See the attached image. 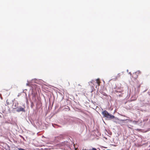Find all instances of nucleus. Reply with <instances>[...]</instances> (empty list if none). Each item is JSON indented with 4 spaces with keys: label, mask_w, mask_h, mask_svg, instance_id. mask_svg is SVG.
<instances>
[{
    "label": "nucleus",
    "mask_w": 150,
    "mask_h": 150,
    "mask_svg": "<svg viewBox=\"0 0 150 150\" xmlns=\"http://www.w3.org/2000/svg\"><path fill=\"white\" fill-rule=\"evenodd\" d=\"M90 150H97L96 148H93L91 149Z\"/></svg>",
    "instance_id": "obj_7"
},
{
    "label": "nucleus",
    "mask_w": 150,
    "mask_h": 150,
    "mask_svg": "<svg viewBox=\"0 0 150 150\" xmlns=\"http://www.w3.org/2000/svg\"><path fill=\"white\" fill-rule=\"evenodd\" d=\"M7 104H8V105H9V103H8L7 102Z\"/></svg>",
    "instance_id": "obj_8"
},
{
    "label": "nucleus",
    "mask_w": 150,
    "mask_h": 150,
    "mask_svg": "<svg viewBox=\"0 0 150 150\" xmlns=\"http://www.w3.org/2000/svg\"><path fill=\"white\" fill-rule=\"evenodd\" d=\"M16 105H15V107H16Z\"/></svg>",
    "instance_id": "obj_11"
},
{
    "label": "nucleus",
    "mask_w": 150,
    "mask_h": 150,
    "mask_svg": "<svg viewBox=\"0 0 150 150\" xmlns=\"http://www.w3.org/2000/svg\"><path fill=\"white\" fill-rule=\"evenodd\" d=\"M139 71H137L134 73L132 74V77L134 79H136L138 76V75H139Z\"/></svg>",
    "instance_id": "obj_2"
},
{
    "label": "nucleus",
    "mask_w": 150,
    "mask_h": 150,
    "mask_svg": "<svg viewBox=\"0 0 150 150\" xmlns=\"http://www.w3.org/2000/svg\"><path fill=\"white\" fill-rule=\"evenodd\" d=\"M96 83L98 84V86H100V80L99 79H96Z\"/></svg>",
    "instance_id": "obj_4"
},
{
    "label": "nucleus",
    "mask_w": 150,
    "mask_h": 150,
    "mask_svg": "<svg viewBox=\"0 0 150 150\" xmlns=\"http://www.w3.org/2000/svg\"><path fill=\"white\" fill-rule=\"evenodd\" d=\"M18 112H20L21 111L25 112V110L24 108H22L21 107H19L17 110Z\"/></svg>",
    "instance_id": "obj_3"
},
{
    "label": "nucleus",
    "mask_w": 150,
    "mask_h": 150,
    "mask_svg": "<svg viewBox=\"0 0 150 150\" xmlns=\"http://www.w3.org/2000/svg\"><path fill=\"white\" fill-rule=\"evenodd\" d=\"M16 108V107H14V109H15V108Z\"/></svg>",
    "instance_id": "obj_9"
},
{
    "label": "nucleus",
    "mask_w": 150,
    "mask_h": 150,
    "mask_svg": "<svg viewBox=\"0 0 150 150\" xmlns=\"http://www.w3.org/2000/svg\"><path fill=\"white\" fill-rule=\"evenodd\" d=\"M102 114L104 117L108 120H111L115 118L114 115L109 113L106 110H104L102 112Z\"/></svg>",
    "instance_id": "obj_1"
},
{
    "label": "nucleus",
    "mask_w": 150,
    "mask_h": 150,
    "mask_svg": "<svg viewBox=\"0 0 150 150\" xmlns=\"http://www.w3.org/2000/svg\"><path fill=\"white\" fill-rule=\"evenodd\" d=\"M122 121H124V120H122Z\"/></svg>",
    "instance_id": "obj_10"
},
{
    "label": "nucleus",
    "mask_w": 150,
    "mask_h": 150,
    "mask_svg": "<svg viewBox=\"0 0 150 150\" xmlns=\"http://www.w3.org/2000/svg\"><path fill=\"white\" fill-rule=\"evenodd\" d=\"M18 149L19 150H26L24 149H22V148H18Z\"/></svg>",
    "instance_id": "obj_5"
},
{
    "label": "nucleus",
    "mask_w": 150,
    "mask_h": 150,
    "mask_svg": "<svg viewBox=\"0 0 150 150\" xmlns=\"http://www.w3.org/2000/svg\"><path fill=\"white\" fill-rule=\"evenodd\" d=\"M18 149L19 150H26L24 149H22V148H18Z\"/></svg>",
    "instance_id": "obj_6"
}]
</instances>
